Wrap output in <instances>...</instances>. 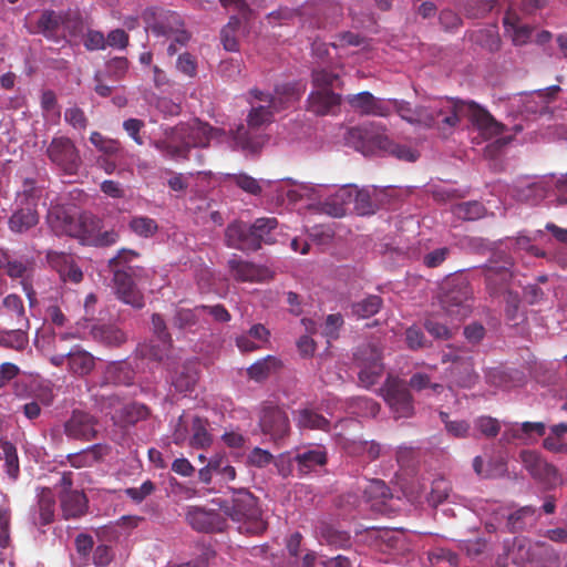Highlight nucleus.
Segmentation results:
<instances>
[{
  "label": "nucleus",
  "mask_w": 567,
  "mask_h": 567,
  "mask_svg": "<svg viewBox=\"0 0 567 567\" xmlns=\"http://www.w3.org/2000/svg\"><path fill=\"white\" fill-rule=\"evenodd\" d=\"M326 192L327 187L323 185L302 184L297 189L289 190L288 197L291 200H298L305 197L311 200H320Z\"/></svg>",
  "instance_id": "55"
},
{
  "label": "nucleus",
  "mask_w": 567,
  "mask_h": 567,
  "mask_svg": "<svg viewBox=\"0 0 567 567\" xmlns=\"http://www.w3.org/2000/svg\"><path fill=\"white\" fill-rule=\"evenodd\" d=\"M228 269L231 277L241 282H260L269 278V270L254 262L244 260L237 255H233L228 261Z\"/></svg>",
  "instance_id": "25"
},
{
  "label": "nucleus",
  "mask_w": 567,
  "mask_h": 567,
  "mask_svg": "<svg viewBox=\"0 0 567 567\" xmlns=\"http://www.w3.org/2000/svg\"><path fill=\"white\" fill-rule=\"evenodd\" d=\"M347 102L357 112L363 115L386 117L390 115V107L368 91L347 96Z\"/></svg>",
  "instance_id": "28"
},
{
  "label": "nucleus",
  "mask_w": 567,
  "mask_h": 567,
  "mask_svg": "<svg viewBox=\"0 0 567 567\" xmlns=\"http://www.w3.org/2000/svg\"><path fill=\"white\" fill-rule=\"evenodd\" d=\"M45 258L49 267L59 274L62 281L72 284L82 281L83 272L72 254L49 250Z\"/></svg>",
  "instance_id": "23"
},
{
  "label": "nucleus",
  "mask_w": 567,
  "mask_h": 567,
  "mask_svg": "<svg viewBox=\"0 0 567 567\" xmlns=\"http://www.w3.org/2000/svg\"><path fill=\"white\" fill-rule=\"evenodd\" d=\"M341 103V95L331 90H316L308 97V109L317 115H328Z\"/></svg>",
  "instance_id": "31"
},
{
  "label": "nucleus",
  "mask_w": 567,
  "mask_h": 567,
  "mask_svg": "<svg viewBox=\"0 0 567 567\" xmlns=\"http://www.w3.org/2000/svg\"><path fill=\"white\" fill-rule=\"evenodd\" d=\"M97 419L92 414L74 410L64 423V433L68 437L80 441H91L97 435Z\"/></svg>",
  "instance_id": "21"
},
{
  "label": "nucleus",
  "mask_w": 567,
  "mask_h": 567,
  "mask_svg": "<svg viewBox=\"0 0 567 567\" xmlns=\"http://www.w3.org/2000/svg\"><path fill=\"white\" fill-rule=\"evenodd\" d=\"M277 111L269 106H252L247 115V126L240 124L231 133L234 148L255 154L266 144L268 137L262 127L270 124Z\"/></svg>",
  "instance_id": "6"
},
{
  "label": "nucleus",
  "mask_w": 567,
  "mask_h": 567,
  "mask_svg": "<svg viewBox=\"0 0 567 567\" xmlns=\"http://www.w3.org/2000/svg\"><path fill=\"white\" fill-rule=\"evenodd\" d=\"M359 489L362 492L363 497L367 502L383 501L390 497V488L386 484L378 478L364 480L360 485Z\"/></svg>",
  "instance_id": "47"
},
{
  "label": "nucleus",
  "mask_w": 567,
  "mask_h": 567,
  "mask_svg": "<svg viewBox=\"0 0 567 567\" xmlns=\"http://www.w3.org/2000/svg\"><path fill=\"white\" fill-rule=\"evenodd\" d=\"M295 420L300 429L328 431L330 425L322 414L308 408L298 410Z\"/></svg>",
  "instance_id": "41"
},
{
  "label": "nucleus",
  "mask_w": 567,
  "mask_h": 567,
  "mask_svg": "<svg viewBox=\"0 0 567 567\" xmlns=\"http://www.w3.org/2000/svg\"><path fill=\"white\" fill-rule=\"evenodd\" d=\"M560 91L559 85H550L546 89L522 94V113L528 115L550 113L549 104L556 100Z\"/></svg>",
  "instance_id": "22"
},
{
  "label": "nucleus",
  "mask_w": 567,
  "mask_h": 567,
  "mask_svg": "<svg viewBox=\"0 0 567 567\" xmlns=\"http://www.w3.org/2000/svg\"><path fill=\"white\" fill-rule=\"evenodd\" d=\"M197 382V373L184 365L173 378V385L178 392L192 391Z\"/></svg>",
  "instance_id": "56"
},
{
  "label": "nucleus",
  "mask_w": 567,
  "mask_h": 567,
  "mask_svg": "<svg viewBox=\"0 0 567 567\" xmlns=\"http://www.w3.org/2000/svg\"><path fill=\"white\" fill-rule=\"evenodd\" d=\"M451 382L460 388L471 389L477 381L478 375L474 371L472 357L462 360L461 363L451 365L447 370Z\"/></svg>",
  "instance_id": "34"
},
{
  "label": "nucleus",
  "mask_w": 567,
  "mask_h": 567,
  "mask_svg": "<svg viewBox=\"0 0 567 567\" xmlns=\"http://www.w3.org/2000/svg\"><path fill=\"white\" fill-rule=\"evenodd\" d=\"M90 142L105 155H113L120 151V143L117 141L107 138L99 132L91 133Z\"/></svg>",
  "instance_id": "63"
},
{
  "label": "nucleus",
  "mask_w": 567,
  "mask_h": 567,
  "mask_svg": "<svg viewBox=\"0 0 567 567\" xmlns=\"http://www.w3.org/2000/svg\"><path fill=\"white\" fill-rule=\"evenodd\" d=\"M392 104L402 120L429 128L435 127L443 135L451 134L462 116H466L487 138L498 136L505 131L504 124L496 121L487 110L475 102L440 97L430 101L429 105L416 107H412L403 100H393Z\"/></svg>",
  "instance_id": "1"
},
{
  "label": "nucleus",
  "mask_w": 567,
  "mask_h": 567,
  "mask_svg": "<svg viewBox=\"0 0 567 567\" xmlns=\"http://www.w3.org/2000/svg\"><path fill=\"white\" fill-rule=\"evenodd\" d=\"M154 22L148 24V29L155 37H164L174 40L181 45H186L192 34L185 29L182 17L174 11H161L158 14L152 12Z\"/></svg>",
  "instance_id": "15"
},
{
  "label": "nucleus",
  "mask_w": 567,
  "mask_h": 567,
  "mask_svg": "<svg viewBox=\"0 0 567 567\" xmlns=\"http://www.w3.org/2000/svg\"><path fill=\"white\" fill-rule=\"evenodd\" d=\"M259 426L275 442L285 439L290 432V422L285 410L269 401L260 405Z\"/></svg>",
  "instance_id": "16"
},
{
  "label": "nucleus",
  "mask_w": 567,
  "mask_h": 567,
  "mask_svg": "<svg viewBox=\"0 0 567 567\" xmlns=\"http://www.w3.org/2000/svg\"><path fill=\"white\" fill-rule=\"evenodd\" d=\"M440 305L452 320L461 321L472 311V290L466 279L449 278L441 286Z\"/></svg>",
  "instance_id": "8"
},
{
  "label": "nucleus",
  "mask_w": 567,
  "mask_h": 567,
  "mask_svg": "<svg viewBox=\"0 0 567 567\" xmlns=\"http://www.w3.org/2000/svg\"><path fill=\"white\" fill-rule=\"evenodd\" d=\"M216 130L197 118L179 123L165 130L164 137L153 142V146L166 158L186 161L193 147H207Z\"/></svg>",
  "instance_id": "2"
},
{
  "label": "nucleus",
  "mask_w": 567,
  "mask_h": 567,
  "mask_svg": "<svg viewBox=\"0 0 567 567\" xmlns=\"http://www.w3.org/2000/svg\"><path fill=\"white\" fill-rule=\"evenodd\" d=\"M228 178L240 189L250 195H259L262 190L259 182L245 173L231 174L228 175Z\"/></svg>",
  "instance_id": "59"
},
{
  "label": "nucleus",
  "mask_w": 567,
  "mask_h": 567,
  "mask_svg": "<svg viewBox=\"0 0 567 567\" xmlns=\"http://www.w3.org/2000/svg\"><path fill=\"white\" fill-rule=\"evenodd\" d=\"M380 392L395 417H410L413 414V398L406 383L402 379L388 375Z\"/></svg>",
  "instance_id": "14"
},
{
  "label": "nucleus",
  "mask_w": 567,
  "mask_h": 567,
  "mask_svg": "<svg viewBox=\"0 0 567 567\" xmlns=\"http://www.w3.org/2000/svg\"><path fill=\"white\" fill-rule=\"evenodd\" d=\"M64 121L78 131H84L89 124L84 111L78 106L65 110Z\"/></svg>",
  "instance_id": "64"
},
{
  "label": "nucleus",
  "mask_w": 567,
  "mask_h": 567,
  "mask_svg": "<svg viewBox=\"0 0 567 567\" xmlns=\"http://www.w3.org/2000/svg\"><path fill=\"white\" fill-rule=\"evenodd\" d=\"M185 518L187 524L199 533H220L227 526V519L221 513L203 506L187 507Z\"/></svg>",
  "instance_id": "18"
},
{
  "label": "nucleus",
  "mask_w": 567,
  "mask_h": 567,
  "mask_svg": "<svg viewBox=\"0 0 567 567\" xmlns=\"http://www.w3.org/2000/svg\"><path fill=\"white\" fill-rule=\"evenodd\" d=\"M0 311L16 324L30 328V320L27 316L22 298L17 293H9L2 299Z\"/></svg>",
  "instance_id": "35"
},
{
  "label": "nucleus",
  "mask_w": 567,
  "mask_h": 567,
  "mask_svg": "<svg viewBox=\"0 0 567 567\" xmlns=\"http://www.w3.org/2000/svg\"><path fill=\"white\" fill-rule=\"evenodd\" d=\"M342 450L350 456L359 457L362 463H369L380 456L381 446L374 441H360L342 437L340 439Z\"/></svg>",
  "instance_id": "29"
},
{
  "label": "nucleus",
  "mask_w": 567,
  "mask_h": 567,
  "mask_svg": "<svg viewBox=\"0 0 567 567\" xmlns=\"http://www.w3.org/2000/svg\"><path fill=\"white\" fill-rule=\"evenodd\" d=\"M140 254L132 249L122 248L116 256L109 260V268L113 272L115 291L120 300L136 309H142L145 305L143 293L137 289L136 282L130 277V271L121 270L120 266L131 262Z\"/></svg>",
  "instance_id": "7"
},
{
  "label": "nucleus",
  "mask_w": 567,
  "mask_h": 567,
  "mask_svg": "<svg viewBox=\"0 0 567 567\" xmlns=\"http://www.w3.org/2000/svg\"><path fill=\"white\" fill-rule=\"evenodd\" d=\"M40 223L39 208L20 206L13 203L11 215L8 217V228L16 235L27 234Z\"/></svg>",
  "instance_id": "26"
},
{
  "label": "nucleus",
  "mask_w": 567,
  "mask_h": 567,
  "mask_svg": "<svg viewBox=\"0 0 567 567\" xmlns=\"http://www.w3.org/2000/svg\"><path fill=\"white\" fill-rule=\"evenodd\" d=\"M0 447H4L7 456V474L10 478L16 480L20 473L19 457L17 447L7 440L4 421L0 417Z\"/></svg>",
  "instance_id": "42"
},
{
  "label": "nucleus",
  "mask_w": 567,
  "mask_h": 567,
  "mask_svg": "<svg viewBox=\"0 0 567 567\" xmlns=\"http://www.w3.org/2000/svg\"><path fill=\"white\" fill-rule=\"evenodd\" d=\"M128 226L134 234L144 238L152 237L158 230L156 220L146 216L133 217Z\"/></svg>",
  "instance_id": "53"
},
{
  "label": "nucleus",
  "mask_w": 567,
  "mask_h": 567,
  "mask_svg": "<svg viewBox=\"0 0 567 567\" xmlns=\"http://www.w3.org/2000/svg\"><path fill=\"white\" fill-rule=\"evenodd\" d=\"M535 515L536 508L530 505L518 508L507 517V529L511 533L523 530L527 524H532L536 520Z\"/></svg>",
  "instance_id": "46"
},
{
  "label": "nucleus",
  "mask_w": 567,
  "mask_h": 567,
  "mask_svg": "<svg viewBox=\"0 0 567 567\" xmlns=\"http://www.w3.org/2000/svg\"><path fill=\"white\" fill-rule=\"evenodd\" d=\"M107 453L109 447L106 445L95 444L80 453L70 454L68 458L73 467L81 468L92 466L94 463L102 460Z\"/></svg>",
  "instance_id": "39"
},
{
  "label": "nucleus",
  "mask_w": 567,
  "mask_h": 567,
  "mask_svg": "<svg viewBox=\"0 0 567 567\" xmlns=\"http://www.w3.org/2000/svg\"><path fill=\"white\" fill-rule=\"evenodd\" d=\"M405 342L410 350L416 351L431 347L421 328L411 326L405 330Z\"/></svg>",
  "instance_id": "60"
},
{
  "label": "nucleus",
  "mask_w": 567,
  "mask_h": 567,
  "mask_svg": "<svg viewBox=\"0 0 567 567\" xmlns=\"http://www.w3.org/2000/svg\"><path fill=\"white\" fill-rule=\"evenodd\" d=\"M453 214L464 220H475L484 216L485 207L476 202H463L453 206Z\"/></svg>",
  "instance_id": "52"
},
{
  "label": "nucleus",
  "mask_w": 567,
  "mask_h": 567,
  "mask_svg": "<svg viewBox=\"0 0 567 567\" xmlns=\"http://www.w3.org/2000/svg\"><path fill=\"white\" fill-rule=\"evenodd\" d=\"M45 154L50 163L65 175L78 174L82 158L75 143L68 136H54L49 143Z\"/></svg>",
  "instance_id": "11"
},
{
  "label": "nucleus",
  "mask_w": 567,
  "mask_h": 567,
  "mask_svg": "<svg viewBox=\"0 0 567 567\" xmlns=\"http://www.w3.org/2000/svg\"><path fill=\"white\" fill-rule=\"evenodd\" d=\"M278 226L275 217L257 218L251 225L236 220L230 223L225 230V243L227 247L244 252L256 251L262 244H272L275 238L271 235Z\"/></svg>",
  "instance_id": "3"
},
{
  "label": "nucleus",
  "mask_w": 567,
  "mask_h": 567,
  "mask_svg": "<svg viewBox=\"0 0 567 567\" xmlns=\"http://www.w3.org/2000/svg\"><path fill=\"white\" fill-rule=\"evenodd\" d=\"M210 467L215 471V475L219 476V481L228 484L236 480V468L230 464L229 458L224 454H215L210 457Z\"/></svg>",
  "instance_id": "48"
},
{
  "label": "nucleus",
  "mask_w": 567,
  "mask_h": 567,
  "mask_svg": "<svg viewBox=\"0 0 567 567\" xmlns=\"http://www.w3.org/2000/svg\"><path fill=\"white\" fill-rule=\"evenodd\" d=\"M17 326V329L0 328V347L16 351H23L28 347L30 328Z\"/></svg>",
  "instance_id": "38"
},
{
  "label": "nucleus",
  "mask_w": 567,
  "mask_h": 567,
  "mask_svg": "<svg viewBox=\"0 0 567 567\" xmlns=\"http://www.w3.org/2000/svg\"><path fill=\"white\" fill-rule=\"evenodd\" d=\"M128 71V60L116 56L106 62L105 73L113 81H121Z\"/></svg>",
  "instance_id": "61"
},
{
  "label": "nucleus",
  "mask_w": 567,
  "mask_h": 567,
  "mask_svg": "<svg viewBox=\"0 0 567 567\" xmlns=\"http://www.w3.org/2000/svg\"><path fill=\"white\" fill-rule=\"evenodd\" d=\"M383 300L380 296L369 295L368 297L351 305V315L360 319H368L377 315L382 308Z\"/></svg>",
  "instance_id": "43"
},
{
  "label": "nucleus",
  "mask_w": 567,
  "mask_h": 567,
  "mask_svg": "<svg viewBox=\"0 0 567 567\" xmlns=\"http://www.w3.org/2000/svg\"><path fill=\"white\" fill-rule=\"evenodd\" d=\"M354 364L360 369L358 378L360 383L369 389L377 384L384 372L382 352L379 347L372 343H364L357 348Z\"/></svg>",
  "instance_id": "12"
},
{
  "label": "nucleus",
  "mask_w": 567,
  "mask_h": 567,
  "mask_svg": "<svg viewBox=\"0 0 567 567\" xmlns=\"http://www.w3.org/2000/svg\"><path fill=\"white\" fill-rule=\"evenodd\" d=\"M62 515L65 519L79 518L87 511V498L83 492L66 491L60 493Z\"/></svg>",
  "instance_id": "32"
},
{
  "label": "nucleus",
  "mask_w": 567,
  "mask_h": 567,
  "mask_svg": "<svg viewBox=\"0 0 567 567\" xmlns=\"http://www.w3.org/2000/svg\"><path fill=\"white\" fill-rule=\"evenodd\" d=\"M504 24L508 31H512V39L515 45L527 43L532 37L533 28L520 23L515 16L506 14Z\"/></svg>",
  "instance_id": "49"
},
{
  "label": "nucleus",
  "mask_w": 567,
  "mask_h": 567,
  "mask_svg": "<svg viewBox=\"0 0 567 567\" xmlns=\"http://www.w3.org/2000/svg\"><path fill=\"white\" fill-rule=\"evenodd\" d=\"M525 468L529 474L544 483H551L557 478V470L546 462L538 453L523 450L519 454Z\"/></svg>",
  "instance_id": "27"
},
{
  "label": "nucleus",
  "mask_w": 567,
  "mask_h": 567,
  "mask_svg": "<svg viewBox=\"0 0 567 567\" xmlns=\"http://www.w3.org/2000/svg\"><path fill=\"white\" fill-rule=\"evenodd\" d=\"M441 421L444 423L446 432L454 437H466L470 432V423L465 420H450L449 413L440 411Z\"/></svg>",
  "instance_id": "57"
},
{
  "label": "nucleus",
  "mask_w": 567,
  "mask_h": 567,
  "mask_svg": "<svg viewBox=\"0 0 567 567\" xmlns=\"http://www.w3.org/2000/svg\"><path fill=\"white\" fill-rule=\"evenodd\" d=\"M92 336L97 342L118 348L127 340L126 333L115 324H100L92 328Z\"/></svg>",
  "instance_id": "36"
},
{
  "label": "nucleus",
  "mask_w": 567,
  "mask_h": 567,
  "mask_svg": "<svg viewBox=\"0 0 567 567\" xmlns=\"http://www.w3.org/2000/svg\"><path fill=\"white\" fill-rule=\"evenodd\" d=\"M95 402L102 412L111 414L113 423L120 427L133 426L151 416V409L141 402L122 404L116 394L95 395Z\"/></svg>",
  "instance_id": "9"
},
{
  "label": "nucleus",
  "mask_w": 567,
  "mask_h": 567,
  "mask_svg": "<svg viewBox=\"0 0 567 567\" xmlns=\"http://www.w3.org/2000/svg\"><path fill=\"white\" fill-rule=\"evenodd\" d=\"M48 224L58 236L84 238L89 230L82 216L71 214L64 206L56 205L48 213Z\"/></svg>",
  "instance_id": "17"
},
{
  "label": "nucleus",
  "mask_w": 567,
  "mask_h": 567,
  "mask_svg": "<svg viewBox=\"0 0 567 567\" xmlns=\"http://www.w3.org/2000/svg\"><path fill=\"white\" fill-rule=\"evenodd\" d=\"M228 489L231 492V497L229 501H224L220 506L228 517L239 524V532L247 535L264 533L267 524L261 517L257 497L245 487H228Z\"/></svg>",
  "instance_id": "4"
},
{
  "label": "nucleus",
  "mask_w": 567,
  "mask_h": 567,
  "mask_svg": "<svg viewBox=\"0 0 567 567\" xmlns=\"http://www.w3.org/2000/svg\"><path fill=\"white\" fill-rule=\"evenodd\" d=\"M81 25V17L72 10L54 11L43 10L37 21L38 32L48 39H53L60 33L74 34Z\"/></svg>",
  "instance_id": "13"
},
{
  "label": "nucleus",
  "mask_w": 567,
  "mask_h": 567,
  "mask_svg": "<svg viewBox=\"0 0 567 567\" xmlns=\"http://www.w3.org/2000/svg\"><path fill=\"white\" fill-rule=\"evenodd\" d=\"M321 537L327 542L328 545L338 548L349 547L351 544L349 533L339 530L332 526L324 525L320 528Z\"/></svg>",
  "instance_id": "54"
},
{
  "label": "nucleus",
  "mask_w": 567,
  "mask_h": 567,
  "mask_svg": "<svg viewBox=\"0 0 567 567\" xmlns=\"http://www.w3.org/2000/svg\"><path fill=\"white\" fill-rule=\"evenodd\" d=\"M39 524L45 526L51 524L55 512V496L50 488H42L38 495Z\"/></svg>",
  "instance_id": "45"
},
{
  "label": "nucleus",
  "mask_w": 567,
  "mask_h": 567,
  "mask_svg": "<svg viewBox=\"0 0 567 567\" xmlns=\"http://www.w3.org/2000/svg\"><path fill=\"white\" fill-rule=\"evenodd\" d=\"M48 197V185L44 179L35 177H24L21 181L20 188L16 192L14 204L38 208L42 199Z\"/></svg>",
  "instance_id": "24"
},
{
  "label": "nucleus",
  "mask_w": 567,
  "mask_h": 567,
  "mask_svg": "<svg viewBox=\"0 0 567 567\" xmlns=\"http://www.w3.org/2000/svg\"><path fill=\"white\" fill-rule=\"evenodd\" d=\"M297 464L299 474L306 475L315 471L318 466H323L327 463V452L324 447L318 446L316 449H308L298 452L293 457Z\"/></svg>",
  "instance_id": "33"
},
{
  "label": "nucleus",
  "mask_w": 567,
  "mask_h": 567,
  "mask_svg": "<svg viewBox=\"0 0 567 567\" xmlns=\"http://www.w3.org/2000/svg\"><path fill=\"white\" fill-rule=\"evenodd\" d=\"M474 426L486 437H495L501 431V424L497 419L482 415L474 421Z\"/></svg>",
  "instance_id": "62"
},
{
  "label": "nucleus",
  "mask_w": 567,
  "mask_h": 567,
  "mask_svg": "<svg viewBox=\"0 0 567 567\" xmlns=\"http://www.w3.org/2000/svg\"><path fill=\"white\" fill-rule=\"evenodd\" d=\"M514 266L511 256L494 255L483 267L486 291L492 298H501L507 290L513 278Z\"/></svg>",
  "instance_id": "10"
},
{
  "label": "nucleus",
  "mask_w": 567,
  "mask_h": 567,
  "mask_svg": "<svg viewBox=\"0 0 567 567\" xmlns=\"http://www.w3.org/2000/svg\"><path fill=\"white\" fill-rule=\"evenodd\" d=\"M306 91L301 82H290L277 85L274 92L272 109L279 112L297 103Z\"/></svg>",
  "instance_id": "30"
},
{
  "label": "nucleus",
  "mask_w": 567,
  "mask_h": 567,
  "mask_svg": "<svg viewBox=\"0 0 567 567\" xmlns=\"http://www.w3.org/2000/svg\"><path fill=\"white\" fill-rule=\"evenodd\" d=\"M384 137L385 134L379 131L375 123L371 122L351 127L347 134V142L362 154L370 155L375 151H381V140Z\"/></svg>",
  "instance_id": "19"
},
{
  "label": "nucleus",
  "mask_w": 567,
  "mask_h": 567,
  "mask_svg": "<svg viewBox=\"0 0 567 567\" xmlns=\"http://www.w3.org/2000/svg\"><path fill=\"white\" fill-rule=\"evenodd\" d=\"M312 83L317 90H330L332 86L339 87L341 81L338 74L320 69L312 71Z\"/></svg>",
  "instance_id": "58"
},
{
  "label": "nucleus",
  "mask_w": 567,
  "mask_h": 567,
  "mask_svg": "<svg viewBox=\"0 0 567 567\" xmlns=\"http://www.w3.org/2000/svg\"><path fill=\"white\" fill-rule=\"evenodd\" d=\"M281 367V361L274 357L267 355L258 360L247 369L250 379L255 381L266 380L272 372H276Z\"/></svg>",
  "instance_id": "44"
},
{
  "label": "nucleus",
  "mask_w": 567,
  "mask_h": 567,
  "mask_svg": "<svg viewBox=\"0 0 567 567\" xmlns=\"http://www.w3.org/2000/svg\"><path fill=\"white\" fill-rule=\"evenodd\" d=\"M50 362L54 367L68 364V370L73 375L85 377L90 374L95 367L94 357L80 346L73 347L68 353H56L51 355Z\"/></svg>",
  "instance_id": "20"
},
{
  "label": "nucleus",
  "mask_w": 567,
  "mask_h": 567,
  "mask_svg": "<svg viewBox=\"0 0 567 567\" xmlns=\"http://www.w3.org/2000/svg\"><path fill=\"white\" fill-rule=\"evenodd\" d=\"M382 147L381 151L396 157L398 159L405 161V162H415L420 154L411 148L408 145H402L393 142L389 138L388 135H385L384 138L381 140Z\"/></svg>",
  "instance_id": "50"
},
{
  "label": "nucleus",
  "mask_w": 567,
  "mask_h": 567,
  "mask_svg": "<svg viewBox=\"0 0 567 567\" xmlns=\"http://www.w3.org/2000/svg\"><path fill=\"white\" fill-rule=\"evenodd\" d=\"M381 192L375 187L361 188L341 187L322 204V209L330 216L342 217L346 205L354 202V210L361 215L374 214L381 205Z\"/></svg>",
  "instance_id": "5"
},
{
  "label": "nucleus",
  "mask_w": 567,
  "mask_h": 567,
  "mask_svg": "<svg viewBox=\"0 0 567 567\" xmlns=\"http://www.w3.org/2000/svg\"><path fill=\"white\" fill-rule=\"evenodd\" d=\"M134 377L135 371L126 360L110 363L104 373L105 382L116 385H131Z\"/></svg>",
  "instance_id": "37"
},
{
  "label": "nucleus",
  "mask_w": 567,
  "mask_h": 567,
  "mask_svg": "<svg viewBox=\"0 0 567 567\" xmlns=\"http://www.w3.org/2000/svg\"><path fill=\"white\" fill-rule=\"evenodd\" d=\"M200 312V306L194 309L177 308L172 319V324L181 330L190 329L198 323Z\"/></svg>",
  "instance_id": "51"
},
{
  "label": "nucleus",
  "mask_w": 567,
  "mask_h": 567,
  "mask_svg": "<svg viewBox=\"0 0 567 567\" xmlns=\"http://www.w3.org/2000/svg\"><path fill=\"white\" fill-rule=\"evenodd\" d=\"M208 422L199 416H193L190 421L189 446L193 449H206L213 443V436L207 430Z\"/></svg>",
  "instance_id": "40"
}]
</instances>
